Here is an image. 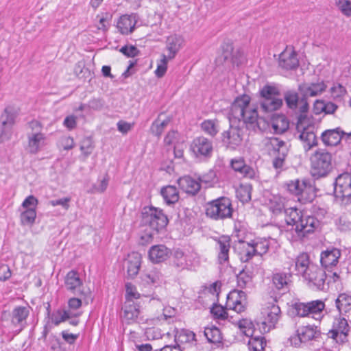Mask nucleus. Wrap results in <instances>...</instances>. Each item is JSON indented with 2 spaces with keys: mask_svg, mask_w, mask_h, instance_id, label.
<instances>
[{
  "mask_svg": "<svg viewBox=\"0 0 351 351\" xmlns=\"http://www.w3.org/2000/svg\"><path fill=\"white\" fill-rule=\"evenodd\" d=\"M230 128L221 134V142L227 148L235 149L243 139V129L256 131L260 129L257 106L251 104V98L243 95L235 98L228 113Z\"/></svg>",
  "mask_w": 351,
  "mask_h": 351,
  "instance_id": "obj_1",
  "label": "nucleus"
},
{
  "mask_svg": "<svg viewBox=\"0 0 351 351\" xmlns=\"http://www.w3.org/2000/svg\"><path fill=\"white\" fill-rule=\"evenodd\" d=\"M270 210L275 215L285 213V221L290 228L287 234H291V240L297 241L308 234L312 233L319 226V221L314 216L308 215L296 208H285L284 203L279 197H274L269 204Z\"/></svg>",
  "mask_w": 351,
  "mask_h": 351,
  "instance_id": "obj_2",
  "label": "nucleus"
},
{
  "mask_svg": "<svg viewBox=\"0 0 351 351\" xmlns=\"http://www.w3.org/2000/svg\"><path fill=\"white\" fill-rule=\"evenodd\" d=\"M205 214L214 221H223L231 219L234 209L230 198L221 196L205 204Z\"/></svg>",
  "mask_w": 351,
  "mask_h": 351,
  "instance_id": "obj_3",
  "label": "nucleus"
},
{
  "mask_svg": "<svg viewBox=\"0 0 351 351\" xmlns=\"http://www.w3.org/2000/svg\"><path fill=\"white\" fill-rule=\"evenodd\" d=\"M259 93L258 103L263 112H272L282 106V99L279 97L280 92L276 86L266 84L261 88Z\"/></svg>",
  "mask_w": 351,
  "mask_h": 351,
  "instance_id": "obj_4",
  "label": "nucleus"
},
{
  "mask_svg": "<svg viewBox=\"0 0 351 351\" xmlns=\"http://www.w3.org/2000/svg\"><path fill=\"white\" fill-rule=\"evenodd\" d=\"M331 154L324 149H318L311 157V173L315 179L326 177L331 171Z\"/></svg>",
  "mask_w": 351,
  "mask_h": 351,
  "instance_id": "obj_5",
  "label": "nucleus"
},
{
  "mask_svg": "<svg viewBox=\"0 0 351 351\" xmlns=\"http://www.w3.org/2000/svg\"><path fill=\"white\" fill-rule=\"evenodd\" d=\"M142 223L158 232L169 223L167 215L159 208L149 206L143 207L141 213Z\"/></svg>",
  "mask_w": 351,
  "mask_h": 351,
  "instance_id": "obj_6",
  "label": "nucleus"
},
{
  "mask_svg": "<svg viewBox=\"0 0 351 351\" xmlns=\"http://www.w3.org/2000/svg\"><path fill=\"white\" fill-rule=\"evenodd\" d=\"M327 86L323 80H318L317 82L303 83L299 85L298 90L302 95L301 102L302 105L299 107L298 111L300 113H305L308 110V104L306 99L310 97H316L322 94L326 89Z\"/></svg>",
  "mask_w": 351,
  "mask_h": 351,
  "instance_id": "obj_7",
  "label": "nucleus"
},
{
  "mask_svg": "<svg viewBox=\"0 0 351 351\" xmlns=\"http://www.w3.org/2000/svg\"><path fill=\"white\" fill-rule=\"evenodd\" d=\"M19 110L14 106H7L0 117V143L10 138L12 128L15 123V119L19 115Z\"/></svg>",
  "mask_w": 351,
  "mask_h": 351,
  "instance_id": "obj_8",
  "label": "nucleus"
},
{
  "mask_svg": "<svg viewBox=\"0 0 351 351\" xmlns=\"http://www.w3.org/2000/svg\"><path fill=\"white\" fill-rule=\"evenodd\" d=\"M325 304L322 300H313L307 303L296 302L293 305L295 314L300 317H311L315 320L322 317Z\"/></svg>",
  "mask_w": 351,
  "mask_h": 351,
  "instance_id": "obj_9",
  "label": "nucleus"
},
{
  "mask_svg": "<svg viewBox=\"0 0 351 351\" xmlns=\"http://www.w3.org/2000/svg\"><path fill=\"white\" fill-rule=\"evenodd\" d=\"M64 285L67 290L75 293L79 291V294L83 298L84 302L88 304L93 301L91 291L89 289H85L83 287L82 280L80 277V274L75 270H71L67 273L64 279Z\"/></svg>",
  "mask_w": 351,
  "mask_h": 351,
  "instance_id": "obj_10",
  "label": "nucleus"
},
{
  "mask_svg": "<svg viewBox=\"0 0 351 351\" xmlns=\"http://www.w3.org/2000/svg\"><path fill=\"white\" fill-rule=\"evenodd\" d=\"M264 319L256 322L259 332L264 334L274 328L281 316L280 307L275 304H269L262 311Z\"/></svg>",
  "mask_w": 351,
  "mask_h": 351,
  "instance_id": "obj_11",
  "label": "nucleus"
},
{
  "mask_svg": "<svg viewBox=\"0 0 351 351\" xmlns=\"http://www.w3.org/2000/svg\"><path fill=\"white\" fill-rule=\"evenodd\" d=\"M305 117L300 113L296 124V130L300 132L299 138L304 143V149L306 152L309 151L313 147L317 145V140L314 132V127L311 125H306Z\"/></svg>",
  "mask_w": 351,
  "mask_h": 351,
  "instance_id": "obj_12",
  "label": "nucleus"
},
{
  "mask_svg": "<svg viewBox=\"0 0 351 351\" xmlns=\"http://www.w3.org/2000/svg\"><path fill=\"white\" fill-rule=\"evenodd\" d=\"M213 149V141L204 136L195 137L190 145V150L194 156L204 160L212 157Z\"/></svg>",
  "mask_w": 351,
  "mask_h": 351,
  "instance_id": "obj_13",
  "label": "nucleus"
},
{
  "mask_svg": "<svg viewBox=\"0 0 351 351\" xmlns=\"http://www.w3.org/2000/svg\"><path fill=\"white\" fill-rule=\"evenodd\" d=\"M302 278L307 286L313 290H324L326 287V271L317 265H311Z\"/></svg>",
  "mask_w": 351,
  "mask_h": 351,
  "instance_id": "obj_14",
  "label": "nucleus"
},
{
  "mask_svg": "<svg viewBox=\"0 0 351 351\" xmlns=\"http://www.w3.org/2000/svg\"><path fill=\"white\" fill-rule=\"evenodd\" d=\"M288 190L290 193L300 196L299 200H304V202H312L315 195L314 193L310 194L313 191L312 186L308 180L291 181L287 184Z\"/></svg>",
  "mask_w": 351,
  "mask_h": 351,
  "instance_id": "obj_15",
  "label": "nucleus"
},
{
  "mask_svg": "<svg viewBox=\"0 0 351 351\" xmlns=\"http://www.w3.org/2000/svg\"><path fill=\"white\" fill-rule=\"evenodd\" d=\"M334 195L342 202L351 197V173H343L338 176L335 182Z\"/></svg>",
  "mask_w": 351,
  "mask_h": 351,
  "instance_id": "obj_16",
  "label": "nucleus"
},
{
  "mask_svg": "<svg viewBox=\"0 0 351 351\" xmlns=\"http://www.w3.org/2000/svg\"><path fill=\"white\" fill-rule=\"evenodd\" d=\"M30 306H16L10 313V324L16 334L21 332L27 326V319L29 315Z\"/></svg>",
  "mask_w": 351,
  "mask_h": 351,
  "instance_id": "obj_17",
  "label": "nucleus"
},
{
  "mask_svg": "<svg viewBox=\"0 0 351 351\" xmlns=\"http://www.w3.org/2000/svg\"><path fill=\"white\" fill-rule=\"evenodd\" d=\"M197 262L195 254L191 252L184 253L180 250H176L172 257V264L179 271L192 269Z\"/></svg>",
  "mask_w": 351,
  "mask_h": 351,
  "instance_id": "obj_18",
  "label": "nucleus"
},
{
  "mask_svg": "<svg viewBox=\"0 0 351 351\" xmlns=\"http://www.w3.org/2000/svg\"><path fill=\"white\" fill-rule=\"evenodd\" d=\"M350 326L348 321L344 317L335 318L332 327L329 330L328 335L329 337L335 339L337 343H343L347 341V336L350 332Z\"/></svg>",
  "mask_w": 351,
  "mask_h": 351,
  "instance_id": "obj_19",
  "label": "nucleus"
},
{
  "mask_svg": "<svg viewBox=\"0 0 351 351\" xmlns=\"http://www.w3.org/2000/svg\"><path fill=\"white\" fill-rule=\"evenodd\" d=\"M269 144L276 155L272 162L273 167L277 170L281 169L288 154V147L285 141L278 138H271Z\"/></svg>",
  "mask_w": 351,
  "mask_h": 351,
  "instance_id": "obj_20",
  "label": "nucleus"
},
{
  "mask_svg": "<svg viewBox=\"0 0 351 351\" xmlns=\"http://www.w3.org/2000/svg\"><path fill=\"white\" fill-rule=\"evenodd\" d=\"M319 335V332L313 326H302L297 330V335L291 337L289 340L292 345L297 347L299 346L301 343H305L317 338Z\"/></svg>",
  "mask_w": 351,
  "mask_h": 351,
  "instance_id": "obj_21",
  "label": "nucleus"
},
{
  "mask_svg": "<svg viewBox=\"0 0 351 351\" xmlns=\"http://www.w3.org/2000/svg\"><path fill=\"white\" fill-rule=\"evenodd\" d=\"M215 250L217 251V259L219 264L223 265L229 262L231 239L229 236L222 235L215 238Z\"/></svg>",
  "mask_w": 351,
  "mask_h": 351,
  "instance_id": "obj_22",
  "label": "nucleus"
},
{
  "mask_svg": "<svg viewBox=\"0 0 351 351\" xmlns=\"http://www.w3.org/2000/svg\"><path fill=\"white\" fill-rule=\"evenodd\" d=\"M245 300V293L243 291L234 290L227 296L226 308L232 309L238 313L243 312L245 306L243 302Z\"/></svg>",
  "mask_w": 351,
  "mask_h": 351,
  "instance_id": "obj_23",
  "label": "nucleus"
},
{
  "mask_svg": "<svg viewBox=\"0 0 351 351\" xmlns=\"http://www.w3.org/2000/svg\"><path fill=\"white\" fill-rule=\"evenodd\" d=\"M140 313L139 305L136 302H125L120 314L122 322L130 324L136 322Z\"/></svg>",
  "mask_w": 351,
  "mask_h": 351,
  "instance_id": "obj_24",
  "label": "nucleus"
},
{
  "mask_svg": "<svg viewBox=\"0 0 351 351\" xmlns=\"http://www.w3.org/2000/svg\"><path fill=\"white\" fill-rule=\"evenodd\" d=\"M279 66L285 70H295L299 66L297 53L291 49H286L279 57Z\"/></svg>",
  "mask_w": 351,
  "mask_h": 351,
  "instance_id": "obj_25",
  "label": "nucleus"
},
{
  "mask_svg": "<svg viewBox=\"0 0 351 351\" xmlns=\"http://www.w3.org/2000/svg\"><path fill=\"white\" fill-rule=\"evenodd\" d=\"M346 132L343 131L340 128L331 130H326L321 134V140L324 145L327 147H333L337 145L346 135Z\"/></svg>",
  "mask_w": 351,
  "mask_h": 351,
  "instance_id": "obj_26",
  "label": "nucleus"
},
{
  "mask_svg": "<svg viewBox=\"0 0 351 351\" xmlns=\"http://www.w3.org/2000/svg\"><path fill=\"white\" fill-rule=\"evenodd\" d=\"M184 45V39L182 36L173 34L168 36L166 40V50L168 53L166 56L169 60H173Z\"/></svg>",
  "mask_w": 351,
  "mask_h": 351,
  "instance_id": "obj_27",
  "label": "nucleus"
},
{
  "mask_svg": "<svg viewBox=\"0 0 351 351\" xmlns=\"http://www.w3.org/2000/svg\"><path fill=\"white\" fill-rule=\"evenodd\" d=\"M230 165L234 171L239 173L243 178L255 179L257 177V171L246 165L241 158L232 159Z\"/></svg>",
  "mask_w": 351,
  "mask_h": 351,
  "instance_id": "obj_28",
  "label": "nucleus"
},
{
  "mask_svg": "<svg viewBox=\"0 0 351 351\" xmlns=\"http://www.w3.org/2000/svg\"><path fill=\"white\" fill-rule=\"evenodd\" d=\"M176 343L188 347L189 349L191 348L196 347V338L195 334L187 329L177 330L175 335Z\"/></svg>",
  "mask_w": 351,
  "mask_h": 351,
  "instance_id": "obj_29",
  "label": "nucleus"
},
{
  "mask_svg": "<svg viewBox=\"0 0 351 351\" xmlns=\"http://www.w3.org/2000/svg\"><path fill=\"white\" fill-rule=\"evenodd\" d=\"M171 253V250L165 245H156L150 247L148 256L152 262L159 263L166 261Z\"/></svg>",
  "mask_w": 351,
  "mask_h": 351,
  "instance_id": "obj_30",
  "label": "nucleus"
},
{
  "mask_svg": "<svg viewBox=\"0 0 351 351\" xmlns=\"http://www.w3.org/2000/svg\"><path fill=\"white\" fill-rule=\"evenodd\" d=\"M141 264V256L137 252H132L125 260V266L128 277L134 278L139 272Z\"/></svg>",
  "mask_w": 351,
  "mask_h": 351,
  "instance_id": "obj_31",
  "label": "nucleus"
},
{
  "mask_svg": "<svg viewBox=\"0 0 351 351\" xmlns=\"http://www.w3.org/2000/svg\"><path fill=\"white\" fill-rule=\"evenodd\" d=\"M79 313L66 311L64 308H59L52 311L51 315L49 317L48 321L51 325L58 326L66 320L79 316Z\"/></svg>",
  "mask_w": 351,
  "mask_h": 351,
  "instance_id": "obj_32",
  "label": "nucleus"
},
{
  "mask_svg": "<svg viewBox=\"0 0 351 351\" xmlns=\"http://www.w3.org/2000/svg\"><path fill=\"white\" fill-rule=\"evenodd\" d=\"M46 145L45 135L41 132L28 134V150L31 154L38 153Z\"/></svg>",
  "mask_w": 351,
  "mask_h": 351,
  "instance_id": "obj_33",
  "label": "nucleus"
},
{
  "mask_svg": "<svg viewBox=\"0 0 351 351\" xmlns=\"http://www.w3.org/2000/svg\"><path fill=\"white\" fill-rule=\"evenodd\" d=\"M341 256V252L337 248L327 250L321 254L320 262L322 266L326 269L335 266Z\"/></svg>",
  "mask_w": 351,
  "mask_h": 351,
  "instance_id": "obj_34",
  "label": "nucleus"
},
{
  "mask_svg": "<svg viewBox=\"0 0 351 351\" xmlns=\"http://www.w3.org/2000/svg\"><path fill=\"white\" fill-rule=\"evenodd\" d=\"M136 21L135 14L123 15L119 18L117 27L122 34H128L134 31Z\"/></svg>",
  "mask_w": 351,
  "mask_h": 351,
  "instance_id": "obj_35",
  "label": "nucleus"
},
{
  "mask_svg": "<svg viewBox=\"0 0 351 351\" xmlns=\"http://www.w3.org/2000/svg\"><path fill=\"white\" fill-rule=\"evenodd\" d=\"M179 186L186 193L195 195L200 190V183L189 176H183L178 179Z\"/></svg>",
  "mask_w": 351,
  "mask_h": 351,
  "instance_id": "obj_36",
  "label": "nucleus"
},
{
  "mask_svg": "<svg viewBox=\"0 0 351 351\" xmlns=\"http://www.w3.org/2000/svg\"><path fill=\"white\" fill-rule=\"evenodd\" d=\"M311 265H315L310 261L309 256L306 253H301L299 254L295 260V270L296 274L300 275L302 277L306 274L308 271V268Z\"/></svg>",
  "mask_w": 351,
  "mask_h": 351,
  "instance_id": "obj_37",
  "label": "nucleus"
},
{
  "mask_svg": "<svg viewBox=\"0 0 351 351\" xmlns=\"http://www.w3.org/2000/svg\"><path fill=\"white\" fill-rule=\"evenodd\" d=\"M204 336L206 337L208 342L220 347L223 346V337L220 330L215 326H210L206 327L204 331Z\"/></svg>",
  "mask_w": 351,
  "mask_h": 351,
  "instance_id": "obj_38",
  "label": "nucleus"
},
{
  "mask_svg": "<svg viewBox=\"0 0 351 351\" xmlns=\"http://www.w3.org/2000/svg\"><path fill=\"white\" fill-rule=\"evenodd\" d=\"M291 274L289 273H276L273 274L272 282L274 287L278 290L287 291L289 289L291 282Z\"/></svg>",
  "mask_w": 351,
  "mask_h": 351,
  "instance_id": "obj_39",
  "label": "nucleus"
},
{
  "mask_svg": "<svg viewBox=\"0 0 351 351\" xmlns=\"http://www.w3.org/2000/svg\"><path fill=\"white\" fill-rule=\"evenodd\" d=\"M160 194L165 204L169 206L176 204L180 197L177 188L172 185L162 187L160 191Z\"/></svg>",
  "mask_w": 351,
  "mask_h": 351,
  "instance_id": "obj_40",
  "label": "nucleus"
},
{
  "mask_svg": "<svg viewBox=\"0 0 351 351\" xmlns=\"http://www.w3.org/2000/svg\"><path fill=\"white\" fill-rule=\"evenodd\" d=\"M335 305L340 314L351 311V294L340 293L335 300Z\"/></svg>",
  "mask_w": 351,
  "mask_h": 351,
  "instance_id": "obj_41",
  "label": "nucleus"
},
{
  "mask_svg": "<svg viewBox=\"0 0 351 351\" xmlns=\"http://www.w3.org/2000/svg\"><path fill=\"white\" fill-rule=\"evenodd\" d=\"M271 242L274 243L275 240L269 237L266 238H257L252 241L251 244L252 245L257 255L262 256L268 252Z\"/></svg>",
  "mask_w": 351,
  "mask_h": 351,
  "instance_id": "obj_42",
  "label": "nucleus"
},
{
  "mask_svg": "<svg viewBox=\"0 0 351 351\" xmlns=\"http://www.w3.org/2000/svg\"><path fill=\"white\" fill-rule=\"evenodd\" d=\"M284 99L285 101L287 106L293 110H296L298 108L299 104L302 105L301 99L299 98L298 93L293 90H289L285 93Z\"/></svg>",
  "mask_w": 351,
  "mask_h": 351,
  "instance_id": "obj_43",
  "label": "nucleus"
},
{
  "mask_svg": "<svg viewBox=\"0 0 351 351\" xmlns=\"http://www.w3.org/2000/svg\"><path fill=\"white\" fill-rule=\"evenodd\" d=\"M248 342L249 349L252 351H264L266 340L264 337L257 335L256 333L250 335Z\"/></svg>",
  "mask_w": 351,
  "mask_h": 351,
  "instance_id": "obj_44",
  "label": "nucleus"
},
{
  "mask_svg": "<svg viewBox=\"0 0 351 351\" xmlns=\"http://www.w3.org/2000/svg\"><path fill=\"white\" fill-rule=\"evenodd\" d=\"M272 128L276 134H282L286 132L289 123L284 116H278L272 120Z\"/></svg>",
  "mask_w": 351,
  "mask_h": 351,
  "instance_id": "obj_45",
  "label": "nucleus"
},
{
  "mask_svg": "<svg viewBox=\"0 0 351 351\" xmlns=\"http://www.w3.org/2000/svg\"><path fill=\"white\" fill-rule=\"evenodd\" d=\"M201 129L212 137H215L219 132V125L217 120L208 119L201 123Z\"/></svg>",
  "mask_w": 351,
  "mask_h": 351,
  "instance_id": "obj_46",
  "label": "nucleus"
},
{
  "mask_svg": "<svg viewBox=\"0 0 351 351\" xmlns=\"http://www.w3.org/2000/svg\"><path fill=\"white\" fill-rule=\"evenodd\" d=\"M254 255H257L251 243L243 242L239 252L240 260L243 262L249 261Z\"/></svg>",
  "mask_w": 351,
  "mask_h": 351,
  "instance_id": "obj_47",
  "label": "nucleus"
},
{
  "mask_svg": "<svg viewBox=\"0 0 351 351\" xmlns=\"http://www.w3.org/2000/svg\"><path fill=\"white\" fill-rule=\"evenodd\" d=\"M36 217V210L34 208L25 209L21 213L20 219L21 224L25 226L32 225L35 222Z\"/></svg>",
  "mask_w": 351,
  "mask_h": 351,
  "instance_id": "obj_48",
  "label": "nucleus"
},
{
  "mask_svg": "<svg viewBox=\"0 0 351 351\" xmlns=\"http://www.w3.org/2000/svg\"><path fill=\"white\" fill-rule=\"evenodd\" d=\"M238 326L243 331L246 336H250L256 332V324H254L251 320L243 319L239 321Z\"/></svg>",
  "mask_w": 351,
  "mask_h": 351,
  "instance_id": "obj_49",
  "label": "nucleus"
},
{
  "mask_svg": "<svg viewBox=\"0 0 351 351\" xmlns=\"http://www.w3.org/2000/svg\"><path fill=\"white\" fill-rule=\"evenodd\" d=\"M251 185H241L237 191V196L241 202L246 203L251 200Z\"/></svg>",
  "mask_w": 351,
  "mask_h": 351,
  "instance_id": "obj_50",
  "label": "nucleus"
},
{
  "mask_svg": "<svg viewBox=\"0 0 351 351\" xmlns=\"http://www.w3.org/2000/svg\"><path fill=\"white\" fill-rule=\"evenodd\" d=\"M237 285L241 289L245 288L252 280V274L243 269L237 276Z\"/></svg>",
  "mask_w": 351,
  "mask_h": 351,
  "instance_id": "obj_51",
  "label": "nucleus"
},
{
  "mask_svg": "<svg viewBox=\"0 0 351 351\" xmlns=\"http://www.w3.org/2000/svg\"><path fill=\"white\" fill-rule=\"evenodd\" d=\"M161 278L160 273L157 270H151L141 276L142 280L147 284L156 285L158 284Z\"/></svg>",
  "mask_w": 351,
  "mask_h": 351,
  "instance_id": "obj_52",
  "label": "nucleus"
},
{
  "mask_svg": "<svg viewBox=\"0 0 351 351\" xmlns=\"http://www.w3.org/2000/svg\"><path fill=\"white\" fill-rule=\"evenodd\" d=\"M169 123V119H168L162 121V122H160L158 119L154 121L150 128L152 134L156 136L160 137Z\"/></svg>",
  "mask_w": 351,
  "mask_h": 351,
  "instance_id": "obj_53",
  "label": "nucleus"
},
{
  "mask_svg": "<svg viewBox=\"0 0 351 351\" xmlns=\"http://www.w3.org/2000/svg\"><path fill=\"white\" fill-rule=\"evenodd\" d=\"M335 5L343 15L351 17V1L335 0Z\"/></svg>",
  "mask_w": 351,
  "mask_h": 351,
  "instance_id": "obj_54",
  "label": "nucleus"
},
{
  "mask_svg": "<svg viewBox=\"0 0 351 351\" xmlns=\"http://www.w3.org/2000/svg\"><path fill=\"white\" fill-rule=\"evenodd\" d=\"M125 301L134 302V299L140 298L141 294L136 291V288L132 283L125 284Z\"/></svg>",
  "mask_w": 351,
  "mask_h": 351,
  "instance_id": "obj_55",
  "label": "nucleus"
},
{
  "mask_svg": "<svg viewBox=\"0 0 351 351\" xmlns=\"http://www.w3.org/2000/svg\"><path fill=\"white\" fill-rule=\"evenodd\" d=\"M227 308L223 307L221 305L213 304L210 308V313L215 318L224 320L228 317Z\"/></svg>",
  "mask_w": 351,
  "mask_h": 351,
  "instance_id": "obj_56",
  "label": "nucleus"
},
{
  "mask_svg": "<svg viewBox=\"0 0 351 351\" xmlns=\"http://www.w3.org/2000/svg\"><path fill=\"white\" fill-rule=\"evenodd\" d=\"M162 58L160 62L158 63L157 68L155 71L156 75L160 78L163 77L167 69V63L169 58L166 56V54H162Z\"/></svg>",
  "mask_w": 351,
  "mask_h": 351,
  "instance_id": "obj_57",
  "label": "nucleus"
},
{
  "mask_svg": "<svg viewBox=\"0 0 351 351\" xmlns=\"http://www.w3.org/2000/svg\"><path fill=\"white\" fill-rule=\"evenodd\" d=\"M48 346L51 351H64L60 343L59 338L53 334L50 335L49 337Z\"/></svg>",
  "mask_w": 351,
  "mask_h": 351,
  "instance_id": "obj_58",
  "label": "nucleus"
},
{
  "mask_svg": "<svg viewBox=\"0 0 351 351\" xmlns=\"http://www.w3.org/2000/svg\"><path fill=\"white\" fill-rule=\"evenodd\" d=\"M120 51L125 56L131 58L137 56L140 53L139 50L133 45H125L121 48Z\"/></svg>",
  "mask_w": 351,
  "mask_h": 351,
  "instance_id": "obj_59",
  "label": "nucleus"
},
{
  "mask_svg": "<svg viewBox=\"0 0 351 351\" xmlns=\"http://www.w3.org/2000/svg\"><path fill=\"white\" fill-rule=\"evenodd\" d=\"M145 335L148 340H155L162 337L160 330L154 327L147 328Z\"/></svg>",
  "mask_w": 351,
  "mask_h": 351,
  "instance_id": "obj_60",
  "label": "nucleus"
},
{
  "mask_svg": "<svg viewBox=\"0 0 351 351\" xmlns=\"http://www.w3.org/2000/svg\"><path fill=\"white\" fill-rule=\"evenodd\" d=\"M93 145L90 138H84L80 145V150L85 156H88L93 152Z\"/></svg>",
  "mask_w": 351,
  "mask_h": 351,
  "instance_id": "obj_61",
  "label": "nucleus"
},
{
  "mask_svg": "<svg viewBox=\"0 0 351 351\" xmlns=\"http://www.w3.org/2000/svg\"><path fill=\"white\" fill-rule=\"evenodd\" d=\"M331 94L333 97L338 98L343 97L346 93V88L340 84H335L330 88Z\"/></svg>",
  "mask_w": 351,
  "mask_h": 351,
  "instance_id": "obj_62",
  "label": "nucleus"
},
{
  "mask_svg": "<svg viewBox=\"0 0 351 351\" xmlns=\"http://www.w3.org/2000/svg\"><path fill=\"white\" fill-rule=\"evenodd\" d=\"M38 204V200L34 195H29L27 197L22 203V206L25 209H28L30 208H36V206Z\"/></svg>",
  "mask_w": 351,
  "mask_h": 351,
  "instance_id": "obj_63",
  "label": "nucleus"
},
{
  "mask_svg": "<svg viewBox=\"0 0 351 351\" xmlns=\"http://www.w3.org/2000/svg\"><path fill=\"white\" fill-rule=\"evenodd\" d=\"M337 227L341 231L351 230V221L346 219L345 217H341L337 222Z\"/></svg>",
  "mask_w": 351,
  "mask_h": 351,
  "instance_id": "obj_64",
  "label": "nucleus"
}]
</instances>
